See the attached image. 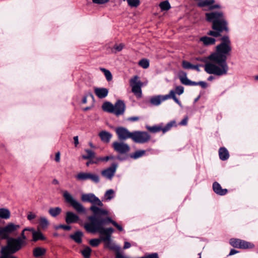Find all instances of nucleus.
<instances>
[{
    "mask_svg": "<svg viewBox=\"0 0 258 258\" xmlns=\"http://www.w3.org/2000/svg\"><path fill=\"white\" fill-rule=\"evenodd\" d=\"M97 160L98 161H107L109 160V158L108 157V156H106V157H99V158H97Z\"/></svg>",
    "mask_w": 258,
    "mask_h": 258,
    "instance_id": "nucleus-56",
    "label": "nucleus"
},
{
    "mask_svg": "<svg viewBox=\"0 0 258 258\" xmlns=\"http://www.w3.org/2000/svg\"><path fill=\"white\" fill-rule=\"evenodd\" d=\"M175 124V121H172L168 123L164 127H163L162 126L161 131L163 132V133H165L166 132L168 131Z\"/></svg>",
    "mask_w": 258,
    "mask_h": 258,
    "instance_id": "nucleus-43",
    "label": "nucleus"
},
{
    "mask_svg": "<svg viewBox=\"0 0 258 258\" xmlns=\"http://www.w3.org/2000/svg\"><path fill=\"white\" fill-rule=\"evenodd\" d=\"M205 16L207 21L212 23V28L214 30L209 31L208 35L217 37L220 36V33L223 31H229L228 22L222 12L207 13Z\"/></svg>",
    "mask_w": 258,
    "mask_h": 258,
    "instance_id": "nucleus-2",
    "label": "nucleus"
},
{
    "mask_svg": "<svg viewBox=\"0 0 258 258\" xmlns=\"http://www.w3.org/2000/svg\"><path fill=\"white\" fill-rule=\"evenodd\" d=\"M101 70L104 73L106 79L108 81H110L112 79V74L109 70L104 68H101Z\"/></svg>",
    "mask_w": 258,
    "mask_h": 258,
    "instance_id": "nucleus-39",
    "label": "nucleus"
},
{
    "mask_svg": "<svg viewBox=\"0 0 258 258\" xmlns=\"http://www.w3.org/2000/svg\"><path fill=\"white\" fill-rule=\"evenodd\" d=\"M139 64L144 69H147L149 66V61L147 59H142L139 62Z\"/></svg>",
    "mask_w": 258,
    "mask_h": 258,
    "instance_id": "nucleus-44",
    "label": "nucleus"
},
{
    "mask_svg": "<svg viewBox=\"0 0 258 258\" xmlns=\"http://www.w3.org/2000/svg\"><path fill=\"white\" fill-rule=\"evenodd\" d=\"M213 188L214 192L220 196L225 195L227 192V189L222 188L220 184L217 182H215L213 184Z\"/></svg>",
    "mask_w": 258,
    "mask_h": 258,
    "instance_id": "nucleus-16",
    "label": "nucleus"
},
{
    "mask_svg": "<svg viewBox=\"0 0 258 258\" xmlns=\"http://www.w3.org/2000/svg\"><path fill=\"white\" fill-rule=\"evenodd\" d=\"M120 250H114L116 252V258H128V257L123 256L121 253L119 252Z\"/></svg>",
    "mask_w": 258,
    "mask_h": 258,
    "instance_id": "nucleus-49",
    "label": "nucleus"
},
{
    "mask_svg": "<svg viewBox=\"0 0 258 258\" xmlns=\"http://www.w3.org/2000/svg\"><path fill=\"white\" fill-rule=\"evenodd\" d=\"M138 119H139V117H137V116L132 117H130V118H128L129 120L133 121H137Z\"/></svg>",
    "mask_w": 258,
    "mask_h": 258,
    "instance_id": "nucleus-61",
    "label": "nucleus"
},
{
    "mask_svg": "<svg viewBox=\"0 0 258 258\" xmlns=\"http://www.w3.org/2000/svg\"><path fill=\"white\" fill-rule=\"evenodd\" d=\"M102 109L104 111H107L110 113H113V104L109 102H106L102 105Z\"/></svg>",
    "mask_w": 258,
    "mask_h": 258,
    "instance_id": "nucleus-29",
    "label": "nucleus"
},
{
    "mask_svg": "<svg viewBox=\"0 0 258 258\" xmlns=\"http://www.w3.org/2000/svg\"><path fill=\"white\" fill-rule=\"evenodd\" d=\"M99 136L101 140L105 143L109 142L111 138H112V135L110 133L105 131L100 132Z\"/></svg>",
    "mask_w": 258,
    "mask_h": 258,
    "instance_id": "nucleus-22",
    "label": "nucleus"
},
{
    "mask_svg": "<svg viewBox=\"0 0 258 258\" xmlns=\"http://www.w3.org/2000/svg\"><path fill=\"white\" fill-rule=\"evenodd\" d=\"M90 97L92 99H94V96L92 94L89 93L87 96L84 97V98L82 99V103L84 104H86L87 102V97Z\"/></svg>",
    "mask_w": 258,
    "mask_h": 258,
    "instance_id": "nucleus-50",
    "label": "nucleus"
},
{
    "mask_svg": "<svg viewBox=\"0 0 258 258\" xmlns=\"http://www.w3.org/2000/svg\"><path fill=\"white\" fill-rule=\"evenodd\" d=\"M189 85V86H196V85H198V82H193V81H190Z\"/></svg>",
    "mask_w": 258,
    "mask_h": 258,
    "instance_id": "nucleus-63",
    "label": "nucleus"
},
{
    "mask_svg": "<svg viewBox=\"0 0 258 258\" xmlns=\"http://www.w3.org/2000/svg\"><path fill=\"white\" fill-rule=\"evenodd\" d=\"M124 47L123 43L115 44L113 46V49L115 50L116 52H119L122 50Z\"/></svg>",
    "mask_w": 258,
    "mask_h": 258,
    "instance_id": "nucleus-46",
    "label": "nucleus"
},
{
    "mask_svg": "<svg viewBox=\"0 0 258 258\" xmlns=\"http://www.w3.org/2000/svg\"><path fill=\"white\" fill-rule=\"evenodd\" d=\"M25 231H24V230H23V231H22V234H21L22 237L23 239H22L21 238H20V239L22 240V243H23V240H25V239H26V236H25V235H24V232H25ZM18 239H19V238Z\"/></svg>",
    "mask_w": 258,
    "mask_h": 258,
    "instance_id": "nucleus-62",
    "label": "nucleus"
},
{
    "mask_svg": "<svg viewBox=\"0 0 258 258\" xmlns=\"http://www.w3.org/2000/svg\"><path fill=\"white\" fill-rule=\"evenodd\" d=\"M159 6L161 11H167L171 8L170 4L168 1L161 2Z\"/></svg>",
    "mask_w": 258,
    "mask_h": 258,
    "instance_id": "nucleus-31",
    "label": "nucleus"
},
{
    "mask_svg": "<svg viewBox=\"0 0 258 258\" xmlns=\"http://www.w3.org/2000/svg\"><path fill=\"white\" fill-rule=\"evenodd\" d=\"M163 95L155 96L151 98L150 102L153 105L158 106L162 101L165 100V99H163Z\"/></svg>",
    "mask_w": 258,
    "mask_h": 258,
    "instance_id": "nucleus-18",
    "label": "nucleus"
},
{
    "mask_svg": "<svg viewBox=\"0 0 258 258\" xmlns=\"http://www.w3.org/2000/svg\"><path fill=\"white\" fill-rule=\"evenodd\" d=\"M239 245L238 246V248H242V249H245V248H253L254 245L253 243L241 240V241L239 243Z\"/></svg>",
    "mask_w": 258,
    "mask_h": 258,
    "instance_id": "nucleus-27",
    "label": "nucleus"
},
{
    "mask_svg": "<svg viewBox=\"0 0 258 258\" xmlns=\"http://www.w3.org/2000/svg\"><path fill=\"white\" fill-rule=\"evenodd\" d=\"M86 155H84L82 157L84 159H91L95 157V153L91 150L86 149L85 150Z\"/></svg>",
    "mask_w": 258,
    "mask_h": 258,
    "instance_id": "nucleus-36",
    "label": "nucleus"
},
{
    "mask_svg": "<svg viewBox=\"0 0 258 258\" xmlns=\"http://www.w3.org/2000/svg\"><path fill=\"white\" fill-rule=\"evenodd\" d=\"M52 183L54 184H58L59 182H58V181L57 179H54L52 180Z\"/></svg>",
    "mask_w": 258,
    "mask_h": 258,
    "instance_id": "nucleus-64",
    "label": "nucleus"
},
{
    "mask_svg": "<svg viewBox=\"0 0 258 258\" xmlns=\"http://www.w3.org/2000/svg\"><path fill=\"white\" fill-rule=\"evenodd\" d=\"M238 252V251L237 250H236L235 249H232L230 251V253L229 254V255H233L234 254H236Z\"/></svg>",
    "mask_w": 258,
    "mask_h": 258,
    "instance_id": "nucleus-60",
    "label": "nucleus"
},
{
    "mask_svg": "<svg viewBox=\"0 0 258 258\" xmlns=\"http://www.w3.org/2000/svg\"><path fill=\"white\" fill-rule=\"evenodd\" d=\"M61 212V208L59 207L51 208L49 209L48 213L52 217H55L58 215Z\"/></svg>",
    "mask_w": 258,
    "mask_h": 258,
    "instance_id": "nucleus-33",
    "label": "nucleus"
},
{
    "mask_svg": "<svg viewBox=\"0 0 258 258\" xmlns=\"http://www.w3.org/2000/svg\"><path fill=\"white\" fill-rule=\"evenodd\" d=\"M92 249L88 246H86L84 249L82 250L81 253L85 258H90Z\"/></svg>",
    "mask_w": 258,
    "mask_h": 258,
    "instance_id": "nucleus-37",
    "label": "nucleus"
},
{
    "mask_svg": "<svg viewBox=\"0 0 258 258\" xmlns=\"http://www.w3.org/2000/svg\"><path fill=\"white\" fill-rule=\"evenodd\" d=\"M198 85L201 86L203 88H206L207 87V84L204 81H200L198 82Z\"/></svg>",
    "mask_w": 258,
    "mask_h": 258,
    "instance_id": "nucleus-55",
    "label": "nucleus"
},
{
    "mask_svg": "<svg viewBox=\"0 0 258 258\" xmlns=\"http://www.w3.org/2000/svg\"><path fill=\"white\" fill-rule=\"evenodd\" d=\"M131 245L130 243H129L128 242H125L124 246H123V248L124 249L128 248L131 247Z\"/></svg>",
    "mask_w": 258,
    "mask_h": 258,
    "instance_id": "nucleus-59",
    "label": "nucleus"
},
{
    "mask_svg": "<svg viewBox=\"0 0 258 258\" xmlns=\"http://www.w3.org/2000/svg\"><path fill=\"white\" fill-rule=\"evenodd\" d=\"M151 139L150 135L146 132L135 131L132 132L131 139L135 143L144 144Z\"/></svg>",
    "mask_w": 258,
    "mask_h": 258,
    "instance_id": "nucleus-6",
    "label": "nucleus"
},
{
    "mask_svg": "<svg viewBox=\"0 0 258 258\" xmlns=\"http://www.w3.org/2000/svg\"><path fill=\"white\" fill-rule=\"evenodd\" d=\"M183 75V76L179 77L181 83L185 85H189L190 80L186 77V73H184Z\"/></svg>",
    "mask_w": 258,
    "mask_h": 258,
    "instance_id": "nucleus-41",
    "label": "nucleus"
},
{
    "mask_svg": "<svg viewBox=\"0 0 258 258\" xmlns=\"http://www.w3.org/2000/svg\"><path fill=\"white\" fill-rule=\"evenodd\" d=\"M36 217L35 214L32 213V212H30L27 215V219L29 221H31Z\"/></svg>",
    "mask_w": 258,
    "mask_h": 258,
    "instance_id": "nucleus-51",
    "label": "nucleus"
},
{
    "mask_svg": "<svg viewBox=\"0 0 258 258\" xmlns=\"http://www.w3.org/2000/svg\"><path fill=\"white\" fill-rule=\"evenodd\" d=\"M113 113L116 116H119L124 113L125 105L124 102L119 100L113 105Z\"/></svg>",
    "mask_w": 258,
    "mask_h": 258,
    "instance_id": "nucleus-12",
    "label": "nucleus"
},
{
    "mask_svg": "<svg viewBox=\"0 0 258 258\" xmlns=\"http://www.w3.org/2000/svg\"><path fill=\"white\" fill-rule=\"evenodd\" d=\"M57 228H62L65 230H70L71 227L69 225H60L57 227Z\"/></svg>",
    "mask_w": 258,
    "mask_h": 258,
    "instance_id": "nucleus-52",
    "label": "nucleus"
},
{
    "mask_svg": "<svg viewBox=\"0 0 258 258\" xmlns=\"http://www.w3.org/2000/svg\"><path fill=\"white\" fill-rule=\"evenodd\" d=\"M145 154V150H138L136 151L133 154L131 155V157L135 159H138L143 156Z\"/></svg>",
    "mask_w": 258,
    "mask_h": 258,
    "instance_id": "nucleus-38",
    "label": "nucleus"
},
{
    "mask_svg": "<svg viewBox=\"0 0 258 258\" xmlns=\"http://www.w3.org/2000/svg\"><path fill=\"white\" fill-rule=\"evenodd\" d=\"M100 232L101 235H105V236H103L102 238L104 240H107L108 238H111V234L113 233L114 230L112 228H104L103 227Z\"/></svg>",
    "mask_w": 258,
    "mask_h": 258,
    "instance_id": "nucleus-19",
    "label": "nucleus"
},
{
    "mask_svg": "<svg viewBox=\"0 0 258 258\" xmlns=\"http://www.w3.org/2000/svg\"><path fill=\"white\" fill-rule=\"evenodd\" d=\"M175 124V121H172L168 123L164 127H163L162 126L161 131L163 132V133H165L166 132L168 131Z\"/></svg>",
    "mask_w": 258,
    "mask_h": 258,
    "instance_id": "nucleus-42",
    "label": "nucleus"
},
{
    "mask_svg": "<svg viewBox=\"0 0 258 258\" xmlns=\"http://www.w3.org/2000/svg\"><path fill=\"white\" fill-rule=\"evenodd\" d=\"M24 231H30L32 232L33 238L34 241H37L39 239H44V237L42 234L40 232L35 231L33 228H26Z\"/></svg>",
    "mask_w": 258,
    "mask_h": 258,
    "instance_id": "nucleus-20",
    "label": "nucleus"
},
{
    "mask_svg": "<svg viewBox=\"0 0 258 258\" xmlns=\"http://www.w3.org/2000/svg\"><path fill=\"white\" fill-rule=\"evenodd\" d=\"M83 236V233L81 231H77L74 234L70 236L71 238H72L76 242L80 243L82 242V237Z\"/></svg>",
    "mask_w": 258,
    "mask_h": 258,
    "instance_id": "nucleus-26",
    "label": "nucleus"
},
{
    "mask_svg": "<svg viewBox=\"0 0 258 258\" xmlns=\"http://www.w3.org/2000/svg\"><path fill=\"white\" fill-rule=\"evenodd\" d=\"M102 238L103 236H101L99 238L92 239L90 240L89 243L92 246H98L100 244L101 242L102 241Z\"/></svg>",
    "mask_w": 258,
    "mask_h": 258,
    "instance_id": "nucleus-35",
    "label": "nucleus"
},
{
    "mask_svg": "<svg viewBox=\"0 0 258 258\" xmlns=\"http://www.w3.org/2000/svg\"><path fill=\"white\" fill-rule=\"evenodd\" d=\"M146 127L150 132L153 133H156L161 131L162 125L159 124L157 125H154L152 126L147 125Z\"/></svg>",
    "mask_w": 258,
    "mask_h": 258,
    "instance_id": "nucleus-32",
    "label": "nucleus"
},
{
    "mask_svg": "<svg viewBox=\"0 0 258 258\" xmlns=\"http://www.w3.org/2000/svg\"><path fill=\"white\" fill-rule=\"evenodd\" d=\"M74 144L75 146H77V145L79 144V139L78 136H75L74 137Z\"/></svg>",
    "mask_w": 258,
    "mask_h": 258,
    "instance_id": "nucleus-58",
    "label": "nucleus"
},
{
    "mask_svg": "<svg viewBox=\"0 0 258 258\" xmlns=\"http://www.w3.org/2000/svg\"><path fill=\"white\" fill-rule=\"evenodd\" d=\"M175 94V91L173 90H171L170 91L169 93L168 94L163 95V99H165V100H166L170 98H172L177 104H178L180 107H181L182 105L180 102L179 101V100L176 98Z\"/></svg>",
    "mask_w": 258,
    "mask_h": 258,
    "instance_id": "nucleus-21",
    "label": "nucleus"
},
{
    "mask_svg": "<svg viewBox=\"0 0 258 258\" xmlns=\"http://www.w3.org/2000/svg\"><path fill=\"white\" fill-rule=\"evenodd\" d=\"M102 241L104 242L105 248L113 251L120 250V246L115 244V243L111 240V238H108L107 240H104L103 238H102Z\"/></svg>",
    "mask_w": 258,
    "mask_h": 258,
    "instance_id": "nucleus-13",
    "label": "nucleus"
},
{
    "mask_svg": "<svg viewBox=\"0 0 258 258\" xmlns=\"http://www.w3.org/2000/svg\"><path fill=\"white\" fill-rule=\"evenodd\" d=\"M109 1V0H92L93 3L99 5L106 4Z\"/></svg>",
    "mask_w": 258,
    "mask_h": 258,
    "instance_id": "nucleus-48",
    "label": "nucleus"
},
{
    "mask_svg": "<svg viewBox=\"0 0 258 258\" xmlns=\"http://www.w3.org/2000/svg\"><path fill=\"white\" fill-rule=\"evenodd\" d=\"M79 219V217L72 212H68L66 213V221L67 224L75 223Z\"/></svg>",
    "mask_w": 258,
    "mask_h": 258,
    "instance_id": "nucleus-14",
    "label": "nucleus"
},
{
    "mask_svg": "<svg viewBox=\"0 0 258 258\" xmlns=\"http://www.w3.org/2000/svg\"><path fill=\"white\" fill-rule=\"evenodd\" d=\"M130 86L132 87V91L134 94L138 98L142 97L141 87L143 85L142 83L137 76H134L130 80Z\"/></svg>",
    "mask_w": 258,
    "mask_h": 258,
    "instance_id": "nucleus-7",
    "label": "nucleus"
},
{
    "mask_svg": "<svg viewBox=\"0 0 258 258\" xmlns=\"http://www.w3.org/2000/svg\"><path fill=\"white\" fill-rule=\"evenodd\" d=\"M240 241L241 239L232 238L230 240V243L234 247L238 248Z\"/></svg>",
    "mask_w": 258,
    "mask_h": 258,
    "instance_id": "nucleus-45",
    "label": "nucleus"
},
{
    "mask_svg": "<svg viewBox=\"0 0 258 258\" xmlns=\"http://www.w3.org/2000/svg\"><path fill=\"white\" fill-rule=\"evenodd\" d=\"M55 160L56 162H58L60 161V153L57 152L55 154Z\"/></svg>",
    "mask_w": 258,
    "mask_h": 258,
    "instance_id": "nucleus-57",
    "label": "nucleus"
},
{
    "mask_svg": "<svg viewBox=\"0 0 258 258\" xmlns=\"http://www.w3.org/2000/svg\"><path fill=\"white\" fill-rule=\"evenodd\" d=\"M11 217V212L8 209L0 208V218L7 220Z\"/></svg>",
    "mask_w": 258,
    "mask_h": 258,
    "instance_id": "nucleus-23",
    "label": "nucleus"
},
{
    "mask_svg": "<svg viewBox=\"0 0 258 258\" xmlns=\"http://www.w3.org/2000/svg\"><path fill=\"white\" fill-rule=\"evenodd\" d=\"M209 9L208 10H212L213 9H220L221 8V6L219 5H214L212 6H208Z\"/></svg>",
    "mask_w": 258,
    "mask_h": 258,
    "instance_id": "nucleus-54",
    "label": "nucleus"
},
{
    "mask_svg": "<svg viewBox=\"0 0 258 258\" xmlns=\"http://www.w3.org/2000/svg\"><path fill=\"white\" fill-rule=\"evenodd\" d=\"M175 91L177 94L180 95L184 92V88L181 86H177L175 88Z\"/></svg>",
    "mask_w": 258,
    "mask_h": 258,
    "instance_id": "nucleus-47",
    "label": "nucleus"
},
{
    "mask_svg": "<svg viewBox=\"0 0 258 258\" xmlns=\"http://www.w3.org/2000/svg\"><path fill=\"white\" fill-rule=\"evenodd\" d=\"M127 4L131 7L137 8L140 4V0H126Z\"/></svg>",
    "mask_w": 258,
    "mask_h": 258,
    "instance_id": "nucleus-40",
    "label": "nucleus"
},
{
    "mask_svg": "<svg viewBox=\"0 0 258 258\" xmlns=\"http://www.w3.org/2000/svg\"><path fill=\"white\" fill-rule=\"evenodd\" d=\"M45 252V249L39 247L35 248L33 250V255L35 257H39L43 255Z\"/></svg>",
    "mask_w": 258,
    "mask_h": 258,
    "instance_id": "nucleus-30",
    "label": "nucleus"
},
{
    "mask_svg": "<svg viewBox=\"0 0 258 258\" xmlns=\"http://www.w3.org/2000/svg\"><path fill=\"white\" fill-rule=\"evenodd\" d=\"M76 178L79 181L90 179L95 183H98L100 181V178L98 174L91 172H80L76 175Z\"/></svg>",
    "mask_w": 258,
    "mask_h": 258,
    "instance_id": "nucleus-8",
    "label": "nucleus"
},
{
    "mask_svg": "<svg viewBox=\"0 0 258 258\" xmlns=\"http://www.w3.org/2000/svg\"><path fill=\"white\" fill-rule=\"evenodd\" d=\"M99 215H94L88 217L89 222L86 223L84 227L86 230L90 233L98 232L100 234L103 226L107 222L111 223L119 231H122L123 228L121 226L118 224L115 221L112 220L110 217H106L105 219L98 217Z\"/></svg>",
    "mask_w": 258,
    "mask_h": 258,
    "instance_id": "nucleus-3",
    "label": "nucleus"
},
{
    "mask_svg": "<svg viewBox=\"0 0 258 258\" xmlns=\"http://www.w3.org/2000/svg\"><path fill=\"white\" fill-rule=\"evenodd\" d=\"M200 66L199 65H193L190 62L185 60L182 61V67L185 69H194L197 70L198 72H200Z\"/></svg>",
    "mask_w": 258,
    "mask_h": 258,
    "instance_id": "nucleus-25",
    "label": "nucleus"
},
{
    "mask_svg": "<svg viewBox=\"0 0 258 258\" xmlns=\"http://www.w3.org/2000/svg\"><path fill=\"white\" fill-rule=\"evenodd\" d=\"M114 196V191L113 189L107 190L104 194V199L106 201H110L113 198Z\"/></svg>",
    "mask_w": 258,
    "mask_h": 258,
    "instance_id": "nucleus-34",
    "label": "nucleus"
},
{
    "mask_svg": "<svg viewBox=\"0 0 258 258\" xmlns=\"http://www.w3.org/2000/svg\"><path fill=\"white\" fill-rule=\"evenodd\" d=\"M200 41L206 46L213 45L216 42V39L214 38L208 36H203L200 38Z\"/></svg>",
    "mask_w": 258,
    "mask_h": 258,
    "instance_id": "nucleus-17",
    "label": "nucleus"
},
{
    "mask_svg": "<svg viewBox=\"0 0 258 258\" xmlns=\"http://www.w3.org/2000/svg\"><path fill=\"white\" fill-rule=\"evenodd\" d=\"M63 197L65 199L66 202L69 203L77 212L81 213H84L86 212V210L83 206L76 200L67 190L63 191Z\"/></svg>",
    "mask_w": 258,
    "mask_h": 258,
    "instance_id": "nucleus-5",
    "label": "nucleus"
},
{
    "mask_svg": "<svg viewBox=\"0 0 258 258\" xmlns=\"http://www.w3.org/2000/svg\"><path fill=\"white\" fill-rule=\"evenodd\" d=\"M112 147L114 151L120 153L125 154L130 151V146L122 142H114L112 143Z\"/></svg>",
    "mask_w": 258,
    "mask_h": 258,
    "instance_id": "nucleus-9",
    "label": "nucleus"
},
{
    "mask_svg": "<svg viewBox=\"0 0 258 258\" xmlns=\"http://www.w3.org/2000/svg\"><path fill=\"white\" fill-rule=\"evenodd\" d=\"M117 164L113 163L111 166L101 171V174L104 178L111 180L116 171Z\"/></svg>",
    "mask_w": 258,
    "mask_h": 258,
    "instance_id": "nucleus-10",
    "label": "nucleus"
},
{
    "mask_svg": "<svg viewBox=\"0 0 258 258\" xmlns=\"http://www.w3.org/2000/svg\"><path fill=\"white\" fill-rule=\"evenodd\" d=\"M116 133L118 136V138L120 140H125L127 139H131L132 132L123 127H118L115 130Z\"/></svg>",
    "mask_w": 258,
    "mask_h": 258,
    "instance_id": "nucleus-11",
    "label": "nucleus"
},
{
    "mask_svg": "<svg viewBox=\"0 0 258 258\" xmlns=\"http://www.w3.org/2000/svg\"><path fill=\"white\" fill-rule=\"evenodd\" d=\"M188 117H185L179 123L181 125H186L187 123Z\"/></svg>",
    "mask_w": 258,
    "mask_h": 258,
    "instance_id": "nucleus-53",
    "label": "nucleus"
},
{
    "mask_svg": "<svg viewBox=\"0 0 258 258\" xmlns=\"http://www.w3.org/2000/svg\"><path fill=\"white\" fill-rule=\"evenodd\" d=\"M39 223L40 227L43 229H46L49 224L48 220L43 216L39 218Z\"/></svg>",
    "mask_w": 258,
    "mask_h": 258,
    "instance_id": "nucleus-28",
    "label": "nucleus"
},
{
    "mask_svg": "<svg viewBox=\"0 0 258 258\" xmlns=\"http://www.w3.org/2000/svg\"><path fill=\"white\" fill-rule=\"evenodd\" d=\"M94 92L98 98H104L107 96L108 90L105 88H95Z\"/></svg>",
    "mask_w": 258,
    "mask_h": 258,
    "instance_id": "nucleus-15",
    "label": "nucleus"
},
{
    "mask_svg": "<svg viewBox=\"0 0 258 258\" xmlns=\"http://www.w3.org/2000/svg\"><path fill=\"white\" fill-rule=\"evenodd\" d=\"M219 157L222 160H226L229 157L228 150L225 148H220L219 150Z\"/></svg>",
    "mask_w": 258,
    "mask_h": 258,
    "instance_id": "nucleus-24",
    "label": "nucleus"
},
{
    "mask_svg": "<svg viewBox=\"0 0 258 258\" xmlns=\"http://www.w3.org/2000/svg\"><path fill=\"white\" fill-rule=\"evenodd\" d=\"M81 199L84 202H90L92 204V205L90 208V210L94 215H107L108 214V211L107 210L96 206L103 207V204L100 199L93 194H83L82 196Z\"/></svg>",
    "mask_w": 258,
    "mask_h": 258,
    "instance_id": "nucleus-4",
    "label": "nucleus"
},
{
    "mask_svg": "<svg viewBox=\"0 0 258 258\" xmlns=\"http://www.w3.org/2000/svg\"><path fill=\"white\" fill-rule=\"evenodd\" d=\"M231 51V43L229 37L223 36L221 42L216 46L215 51L208 56L209 61L204 65L205 72L218 76L226 75L229 70L226 60Z\"/></svg>",
    "mask_w": 258,
    "mask_h": 258,
    "instance_id": "nucleus-1",
    "label": "nucleus"
}]
</instances>
